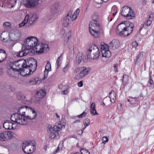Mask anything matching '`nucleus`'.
Returning <instances> with one entry per match:
<instances>
[{
    "mask_svg": "<svg viewBox=\"0 0 154 154\" xmlns=\"http://www.w3.org/2000/svg\"><path fill=\"white\" fill-rule=\"evenodd\" d=\"M8 35H9L10 38H11V37L12 39L11 40L13 41L17 40L20 38L21 36L20 32L17 30H15L13 32L9 34Z\"/></svg>",
    "mask_w": 154,
    "mask_h": 154,
    "instance_id": "nucleus-12",
    "label": "nucleus"
},
{
    "mask_svg": "<svg viewBox=\"0 0 154 154\" xmlns=\"http://www.w3.org/2000/svg\"><path fill=\"white\" fill-rule=\"evenodd\" d=\"M90 123V119H86L84 121V124L85 126V128L88 126Z\"/></svg>",
    "mask_w": 154,
    "mask_h": 154,
    "instance_id": "nucleus-34",
    "label": "nucleus"
},
{
    "mask_svg": "<svg viewBox=\"0 0 154 154\" xmlns=\"http://www.w3.org/2000/svg\"><path fill=\"white\" fill-rule=\"evenodd\" d=\"M73 11H69L68 13L64 18L63 20L62 25L64 27L67 26L71 21V16L72 14Z\"/></svg>",
    "mask_w": 154,
    "mask_h": 154,
    "instance_id": "nucleus-11",
    "label": "nucleus"
},
{
    "mask_svg": "<svg viewBox=\"0 0 154 154\" xmlns=\"http://www.w3.org/2000/svg\"><path fill=\"white\" fill-rule=\"evenodd\" d=\"M69 63L66 64L65 66L63 68V71L64 72L66 73L69 69Z\"/></svg>",
    "mask_w": 154,
    "mask_h": 154,
    "instance_id": "nucleus-35",
    "label": "nucleus"
},
{
    "mask_svg": "<svg viewBox=\"0 0 154 154\" xmlns=\"http://www.w3.org/2000/svg\"><path fill=\"white\" fill-rule=\"evenodd\" d=\"M61 123V122H59L58 123L54 126V130L55 133H57L58 135H59V134L58 133V132L60 131L62 128Z\"/></svg>",
    "mask_w": 154,
    "mask_h": 154,
    "instance_id": "nucleus-19",
    "label": "nucleus"
},
{
    "mask_svg": "<svg viewBox=\"0 0 154 154\" xmlns=\"http://www.w3.org/2000/svg\"><path fill=\"white\" fill-rule=\"evenodd\" d=\"M152 23V21L151 20H149V19L146 22L145 24L146 25L148 26H149L151 23Z\"/></svg>",
    "mask_w": 154,
    "mask_h": 154,
    "instance_id": "nucleus-50",
    "label": "nucleus"
},
{
    "mask_svg": "<svg viewBox=\"0 0 154 154\" xmlns=\"http://www.w3.org/2000/svg\"><path fill=\"white\" fill-rule=\"evenodd\" d=\"M13 124L10 122H5L3 124V127L6 129H11L13 128Z\"/></svg>",
    "mask_w": 154,
    "mask_h": 154,
    "instance_id": "nucleus-23",
    "label": "nucleus"
},
{
    "mask_svg": "<svg viewBox=\"0 0 154 154\" xmlns=\"http://www.w3.org/2000/svg\"><path fill=\"white\" fill-rule=\"evenodd\" d=\"M37 94L38 98H42L45 96L46 92L45 90L41 89L37 92Z\"/></svg>",
    "mask_w": 154,
    "mask_h": 154,
    "instance_id": "nucleus-25",
    "label": "nucleus"
},
{
    "mask_svg": "<svg viewBox=\"0 0 154 154\" xmlns=\"http://www.w3.org/2000/svg\"><path fill=\"white\" fill-rule=\"evenodd\" d=\"M13 137V135H0V140L2 141H5Z\"/></svg>",
    "mask_w": 154,
    "mask_h": 154,
    "instance_id": "nucleus-24",
    "label": "nucleus"
},
{
    "mask_svg": "<svg viewBox=\"0 0 154 154\" xmlns=\"http://www.w3.org/2000/svg\"><path fill=\"white\" fill-rule=\"evenodd\" d=\"M128 77L127 75H123V82L126 83L128 81Z\"/></svg>",
    "mask_w": 154,
    "mask_h": 154,
    "instance_id": "nucleus-40",
    "label": "nucleus"
},
{
    "mask_svg": "<svg viewBox=\"0 0 154 154\" xmlns=\"http://www.w3.org/2000/svg\"><path fill=\"white\" fill-rule=\"evenodd\" d=\"M45 69L49 71L51 70V65L50 62L48 61L47 62L45 66Z\"/></svg>",
    "mask_w": 154,
    "mask_h": 154,
    "instance_id": "nucleus-30",
    "label": "nucleus"
},
{
    "mask_svg": "<svg viewBox=\"0 0 154 154\" xmlns=\"http://www.w3.org/2000/svg\"><path fill=\"white\" fill-rule=\"evenodd\" d=\"M134 26L133 23L128 21H125L119 24L116 28V33L121 36H126L133 31Z\"/></svg>",
    "mask_w": 154,
    "mask_h": 154,
    "instance_id": "nucleus-4",
    "label": "nucleus"
},
{
    "mask_svg": "<svg viewBox=\"0 0 154 154\" xmlns=\"http://www.w3.org/2000/svg\"><path fill=\"white\" fill-rule=\"evenodd\" d=\"M116 94L113 91H112L109 93V97L110 101L112 103L115 102V100L116 98Z\"/></svg>",
    "mask_w": 154,
    "mask_h": 154,
    "instance_id": "nucleus-22",
    "label": "nucleus"
},
{
    "mask_svg": "<svg viewBox=\"0 0 154 154\" xmlns=\"http://www.w3.org/2000/svg\"><path fill=\"white\" fill-rule=\"evenodd\" d=\"M94 2L98 5H100L102 3L103 0H94Z\"/></svg>",
    "mask_w": 154,
    "mask_h": 154,
    "instance_id": "nucleus-49",
    "label": "nucleus"
},
{
    "mask_svg": "<svg viewBox=\"0 0 154 154\" xmlns=\"http://www.w3.org/2000/svg\"><path fill=\"white\" fill-rule=\"evenodd\" d=\"M68 47L70 51H74V45L72 43L69 44Z\"/></svg>",
    "mask_w": 154,
    "mask_h": 154,
    "instance_id": "nucleus-47",
    "label": "nucleus"
},
{
    "mask_svg": "<svg viewBox=\"0 0 154 154\" xmlns=\"http://www.w3.org/2000/svg\"><path fill=\"white\" fill-rule=\"evenodd\" d=\"M38 18V17L37 16L36 14L35 13L32 14L30 18L29 23H28V26H29L36 23V20Z\"/></svg>",
    "mask_w": 154,
    "mask_h": 154,
    "instance_id": "nucleus-17",
    "label": "nucleus"
},
{
    "mask_svg": "<svg viewBox=\"0 0 154 154\" xmlns=\"http://www.w3.org/2000/svg\"><path fill=\"white\" fill-rule=\"evenodd\" d=\"M82 54L81 53L79 52L77 54L76 61L79 64L82 60Z\"/></svg>",
    "mask_w": 154,
    "mask_h": 154,
    "instance_id": "nucleus-27",
    "label": "nucleus"
},
{
    "mask_svg": "<svg viewBox=\"0 0 154 154\" xmlns=\"http://www.w3.org/2000/svg\"><path fill=\"white\" fill-rule=\"evenodd\" d=\"M80 69H81V67L79 68H75L74 70V72H75L77 73L79 72H80Z\"/></svg>",
    "mask_w": 154,
    "mask_h": 154,
    "instance_id": "nucleus-53",
    "label": "nucleus"
},
{
    "mask_svg": "<svg viewBox=\"0 0 154 154\" xmlns=\"http://www.w3.org/2000/svg\"><path fill=\"white\" fill-rule=\"evenodd\" d=\"M25 96H24L23 95H20V100H23V99H25Z\"/></svg>",
    "mask_w": 154,
    "mask_h": 154,
    "instance_id": "nucleus-56",
    "label": "nucleus"
},
{
    "mask_svg": "<svg viewBox=\"0 0 154 154\" xmlns=\"http://www.w3.org/2000/svg\"><path fill=\"white\" fill-rule=\"evenodd\" d=\"M109 140L107 136H104L102 137V142L105 144V143L108 142Z\"/></svg>",
    "mask_w": 154,
    "mask_h": 154,
    "instance_id": "nucleus-38",
    "label": "nucleus"
},
{
    "mask_svg": "<svg viewBox=\"0 0 154 154\" xmlns=\"http://www.w3.org/2000/svg\"><path fill=\"white\" fill-rule=\"evenodd\" d=\"M56 135H50V138L51 139H54V138L56 136Z\"/></svg>",
    "mask_w": 154,
    "mask_h": 154,
    "instance_id": "nucleus-58",
    "label": "nucleus"
},
{
    "mask_svg": "<svg viewBox=\"0 0 154 154\" xmlns=\"http://www.w3.org/2000/svg\"><path fill=\"white\" fill-rule=\"evenodd\" d=\"M120 43L119 40H114L110 42L109 47H111L113 50H115L119 48Z\"/></svg>",
    "mask_w": 154,
    "mask_h": 154,
    "instance_id": "nucleus-16",
    "label": "nucleus"
},
{
    "mask_svg": "<svg viewBox=\"0 0 154 154\" xmlns=\"http://www.w3.org/2000/svg\"><path fill=\"white\" fill-rule=\"evenodd\" d=\"M38 42V40L35 37L30 36L28 37L25 41L24 47L17 54L18 57L26 56L29 53V49L34 48L37 53L40 54L45 51L49 50L48 45L42 42Z\"/></svg>",
    "mask_w": 154,
    "mask_h": 154,
    "instance_id": "nucleus-2",
    "label": "nucleus"
},
{
    "mask_svg": "<svg viewBox=\"0 0 154 154\" xmlns=\"http://www.w3.org/2000/svg\"><path fill=\"white\" fill-rule=\"evenodd\" d=\"M37 65L36 60L29 57L13 61L9 66L14 71L19 72L21 75L24 76L32 74L36 70Z\"/></svg>",
    "mask_w": 154,
    "mask_h": 154,
    "instance_id": "nucleus-1",
    "label": "nucleus"
},
{
    "mask_svg": "<svg viewBox=\"0 0 154 154\" xmlns=\"http://www.w3.org/2000/svg\"><path fill=\"white\" fill-rule=\"evenodd\" d=\"M60 61H61V59L60 58V57H59L58 58L56 61V63H57V68H58L60 65L61 64L60 62Z\"/></svg>",
    "mask_w": 154,
    "mask_h": 154,
    "instance_id": "nucleus-45",
    "label": "nucleus"
},
{
    "mask_svg": "<svg viewBox=\"0 0 154 154\" xmlns=\"http://www.w3.org/2000/svg\"><path fill=\"white\" fill-rule=\"evenodd\" d=\"M89 31L91 34L96 38L99 37L101 27L98 22H90L89 24Z\"/></svg>",
    "mask_w": 154,
    "mask_h": 154,
    "instance_id": "nucleus-5",
    "label": "nucleus"
},
{
    "mask_svg": "<svg viewBox=\"0 0 154 154\" xmlns=\"http://www.w3.org/2000/svg\"><path fill=\"white\" fill-rule=\"evenodd\" d=\"M65 32V30L63 28L60 31V35L61 37H63Z\"/></svg>",
    "mask_w": 154,
    "mask_h": 154,
    "instance_id": "nucleus-42",
    "label": "nucleus"
},
{
    "mask_svg": "<svg viewBox=\"0 0 154 154\" xmlns=\"http://www.w3.org/2000/svg\"><path fill=\"white\" fill-rule=\"evenodd\" d=\"M32 142L33 143H34V145L32 146L31 145L30 149H29V153H30V154L33 152L35 150V143L34 141H32Z\"/></svg>",
    "mask_w": 154,
    "mask_h": 154,
    "instance_id": "nucleus-29",
    "label": "nucleus"
},
{
    "mask_svg": "<svg viewBox=\"0 0 154 154\" xmlns=\"http://www.w3.org/2000/svg\"><path fill=\"white\" fill-rule=\"evenodd\" d=\"M83 151L84 152V153H85V154H86L87 152H89L87 150H84L83 149Z\"/></svg>",
    "mask_w": 154,
    "mask_h": 154,
    "instance_id": "nucleus-64",
    "label": "nucleus"
},
{
    "mask_svg": "<svg viewBox=\"0 0 154 154\" xmlns=\"http://www.w3.org/2000/svg\"><path fill=\"white\" fill-rule=\"evenodd\" d=\"M79 12L80 10L78 8L74 12L73 14L72 15V18L71 19V21H74L76 19L79 15Z\"/></svg>",
    "mask_w": 154,
    "mask_h": 154,
    "instance_id": "nucleus-26",
    "label": "nucleus"
},
{
    "mask_svg": "<svg viewBox=\"0 0 154 154\" xmlns=\"http://www.w3.org/2000/svg\"><path fill=\"white\" fill-rule=\"evenodd\" d=\"M31 83H32L33 85H35L36 84V82L35 81H30V82Z\"/></svg>",
    "mask_w": 154,
    "mask_h": 154,
    "instance_id": "nucleus-59",
    "label": "nucleus"
},
{
    "mask_svg": "<svg viewBox=\"0 0 154 154\" xmlns=\"http://www.w3.org/2000/svg\"><path fill=\"white\" fill-rule=\"evenodd\" d=\"M10 23L8 22H5L3 24V26L5 28H6L8 26H10Z\"/></svg>",
    "mask_w": 154,
    "mask_h": 154,
    "instance_id": "nucleus-43",
    "label": "nucleus"
},
{
    "mask_svg": "<svg viewBox=\"0 0 154 154\" xmlns=\"http://www.w3.org/2000/svg\"><path fill=\"white\" fill-rule=\"evenodd\" d=\"M96 106L94 102H93L91 105V113L94 115H96L98 114V113L96 110Z\"/></svg>",
    "mask_w": 154,
    "mask_h": 154,
    "instance_id": "nucleus-21",
    "label": "nucleus"
},
{
    "mask_svg": "<svg viewBox=\"0 0 154 154\" xmlns=\"http://www.w3.org/2000/svg\"><path fill=\"white\" fill-rule=\"evenodd\" d=\"M13 133L10 131H3L0 134V135H13Z\"/></svg>",
    "mask_w": 154,
    "mask_h": 154,
    "instance_id": "nucleus-33",
    "label": "nucleus"
},
{
    "mask_svg": "<svg viewBox=\"0 0 154 154\" xmlns=\"http://www.w3.org/2000/svg\"><path fill=\"white\" fill-rule=\"evenodd\" d=\"M117 12V11H116L115 12H113L112 14V15L113 16H115L116 14V13Z\"/></svg>",
    "mask_w": 154,
    "mask_h": 154,
    "instance_id": "nucleus-63",
    "label": "nucleus"
},
{
    "mask_svg": "<svg viewBox=\"0 0 154 154\" xmlns=\"http://www.w3.org/2000/svg\"><path fill=\"white\" fill-rule=\"evenodd\" d=\"M94 54L91 56V59L96 60L98 59L100 55V52L99 50L96 45H95L94 48Z\"/></svg>",
    "mask_w": 154,
    "mask_h": 154,
    "instance_id": "nucleus-15",
    "label": "nucleus"
},
{
    "mask_svg": "<svg viewBox=\"0 0 154 154\" xmlns=\"http://www.w3.org/2000/svg\"><path fill=\"white\" fill-rule=\"evenodd\" d=\"M78 85L79 87H82L83 85V82H82V81H81L80 82H79L78 83Z\"/></svg>",
    "mask_w": 154,
    "mask_h": 154,
    "instance_id": "nucleus-52",
    "label": "nucleus"
},
{
    "mask_svg": "<svg viewBox=\"0 0 154 154\" xmlns=\"http://www.w3.org/2000/svg\"><path fill=\"white\" fill-rule=\"evenodd\" d=\"M27 106H21L18 109V113L13 114L11 117V119L14 122H15L20 125L26 124L28 119H33L37 116L36 112L33 109L31 110L32 115L30 116H26V110Z\"/></svg>",
    "mask_w": 154,
    "mask_h": 154,
    "instance_id": "nucleus-3",
    "label": "nucleus"
},
{
    "mask_svg": "<svg viewBox=\"0 0 154 154\" xmlns=\"http://www.w3.org/2000/svg\"><path fill=\"white\" fill-rule=\"evenodd\" d=\"M89 72V69L86 66L81 67L80 72L75 76V79H81L87 75Z\"/></svg>",
    "mask_w": 154,
    "mask_h": 154,
    "instance_id": "nucleus-10",
    "label": "nucleus"
},
{
    "mask_svg": "<svg viewBox=\"0 0 154 154\" xmlns=\"http://www.w3.org/2000/svg\"><path fill=\"white\" fill-rule=\"evenodd\" d=\"M127 102L134 106H137L139 103V101L137 99V98L131 96L127 98Z\"/></svg>",
    "mask_w": 154,
    "mask_h": 154,
    "instance_id": "nucleus-13",
    "label": "nucleus"
},
{
    "mask_svg": "<svg viewBox=\"0 0 154 154\" xmlns=\"http://www.w3.org/2000/svg\"><path fill=\"white\" fill-rule=\"evenodd\" d=\"M83 149H81L80 150V152L81 153V154H90V152H87L86 153V154H85V153H84V152L83 151Z\"/></svg>",
    "mask_w": 154,
    "mask_h": 154,
    "instance_id": "nucleus-55",
    "label": "nucleus"
},
{
    "mask_svg": "<svg viewBox=\"0 0 154 154\" xmlns=\"http://www.w3.org/2000/svg\"><path fill=\"white\" fill-rule=\"evenodd\" d=\"M71 36V32L70 31H68L66 33V35L64 37V38H67V40H66V43H67L68 41V40L69 38Z\"/></svg>",
    "mask_w": 154,
    "mask_h": 154,
    "instance_id": "nucleus-37",
    "label": "nucleus"
},
{
    "mask_svg": "<svg viewBox=\"0 0 154 154\" xmlns=\"http://www.w3.org/2000/svg\"><path fill=\"white\" fill-rule=\"evenodd\" d=\"M114 71L115 72H116L117 71V64H114Z\"/></svg>",
    "mask_w": 154,
    "mask_h": 154,
    "instance_id": "nucleus-57",
    "label": "nucleus"
},
{
    "mask_svg": "<svg viewBox=\"0 0 154 154\" xmlns=\"http://www.w3.org/2000/svg\"><path fill=\"white\" fill-rule=\"evenodd\" d=\"M117 7L116 6L114 5L113 6L111 9V12H115L117 11Z\"/></svg>",
    "mask_w": 154,
    "mask_h": 154,
    "instance_id": "nucleus-48",
    "label": "nucleus"
},
{
    "mask_svg": "<svg viewBox=\"0 0 154 154\" xmlns=\"http://www.w3.org/2000/svg\"><path fill=\"white\" fill-rule=\"evenodd\" d=\"M61 146V149H61L63 145H61L60 144L57 147V149L54 152H52V154H55L57 152H58V151L60 150L59 146Z\"/></svg>",
    "mask_w": 154,
    "mask_h": 154,
    "instance_id": "nucleus-46",
    "label": "nucleus"
},
{
    "mask_svg": "<svg viewBox=\"0 0 154 154\" xmlns=\"http://www.w3.org/2000/svg\"><path fill=\"white\" fill-rule=\"evenodd\" d=\"M92 20L90 22H93V21L98 22V15L96 14H94L92 17Z\"/></svg>",
    "mask_w": 154,
    "mask_h": 154,
    "instance_id": "nucleus-31",
    "label": "nucleus"
},
{
    "mask_svg": "<svg viewBox=\"0 0 154 154\" xmlns=\"http://www.w3.org/2000/svg\"><path fill=\"white\" fill-rule=\"evenodd\" d=\"M80 122V120H75L73 122V123H76L79 122Z\"/></svg>",
    "mask_w": 154,
    "mask_h": 154,
    "instance_id": "nucleus-61",
    "label": "nucleus"
},
{
    "mask_svg": "<svg viewBox=\"0 0 154 154\" xmlns=\"http://www.w3.org/2000/svg\"><path fill=\"white\" fill-rule=\"evenodd\" d=\"M139 57H140V55H137V56L136 59V60L137 62L138 61V60L139 58Z\"/></svg>",
    "mask_w": 154,
    "mask_h": 154,
    "instance_id": "nucleus-60",
    "label": "nucleus"
},
{
    "mask_svg": "<svg viewBox=\"0 0 154 154\" xmlns=\"http://www.w3.org/2000/svg\"><path fill=\"white\" fill-rule=\"evenodd\" d=\"M121 14L127 19H131L135 17V14L131 8L127 6H125L122 8Z\"/></svg>",
    "mask_w": 154,
    "mask_h": 154,
    "instance_id": "nucleus-6",
    "label": "nucleus"
},
{
    "mask_svg": "<svg viewBox=\"0 0 154 154\" xmlns=\"http://www.w3.org/2000/svg\"><path fill=\"white\" fill-rule=\"evenodd\" d=\"M132 45L133 47H134L136 48L138 46V43L136 41H134L132 43Z\"/></svg>",
    "mask_w": 154,
    "mask_h": 154,
    "instance_id": "nucleus-44",
    "label": "nucleus"
},
{
    "mask_svg": "<svg viewBox=\"0 0 154 154\" xmlns=\"http://www.w3.org/2000/svg\"><path fill=\"white\" fill-rule=\"evenodd\" d=\"M118 108L120 110H121L122 109V104L121 103H119L117 105Z\"/></svg>",
    "mask_w": 154,
    "mask_h": 154,
    "instance_id": "nucleus-51",
    "label": "nucleus"
},
{
    "mask_svg": "<svg viewBox=\"0 0 154 154\" xmlns=\"http://www.w3.org/2000/svg\"><path fill=\"white\" fill-rule=\"evenodd\" d=\"M87 113L86 112H84L82 113L81 114L78 115L77 117L79 118H82L86 116L87 115Z\"/></svg>",
    "mask_w": 154,
    "mask_h": 154,
    "instance_id": "nucleus-41",
    "label": "nucleus"
},
{
    "mask_svg": "<svg viewBox=\"0 0 154 154\" xmlns=\"http://www.w3.org/2000/svg\"><path fill=\"white\" fill-rule=\"evenodd\" d=\"M66 91H62L61 92V93L62 94H66Z\"/></svg>",
    "mask_w": 154,
    "mask_h": 154,
    "instance_id": "nucleus-62",
    "label": "nucleus"
},
{
    "mask_svg": "<svg viewBox=\"0 0 154 154\" xmlns=\"http://www.w3.org/2000/svg\"><path fill=\"white\" fill-rule=\"evenodd\" d=\"M7 55L5 50L0 49V63L2 62L6 58Z\"/></svg>",
    "mask_w": 154,
    "mask_h": 154,
    "instance_id": "nucleus-18",
    "label": "nucleus"
},
{
    "mask_svg": "<svg viewBox=\"0 0 154 154\" xmlns=\"http://www.w3.org/2000/svg\"><path fill=\"white\" fill-rule=\"evenodd\" d=\"M49 71L45 70L44 71V76L42 78V80H44L45 78H47L48 74V72Z\"/></svg>",
    "mask_w": 154,
    "mask_h": 154,
    "instance_id": "nucleus-39",
    "label": "nucleus"
},
{
    "mask_svg": "<svg viewBox=\"0 0 154 154\" xmlns=\"http://www.w3.org/2000/svg\"><path fill=\"white\" fill-rule=\"evenodd\" d=\"M153 83V80L151 79V76L150 74L149 75V81L147 85V87H149Z\"/></svg>",
    "mask_w": 154,
    "mask_h": 154,
    "instance_id": "nucleus-36",
    "label": "nucleus"
},
{
    "mask_svg": "<svg viewBox=\"0 0 154 154\" xmlns=\"http://www.w3.org/2000/svg\"><path fill=\"white\" fill-rule=\"evenodd\" d=\"M101 49L102 57H109L111 56V53L109 51V46L103 42L101 43Z\"/></svg>",
    "mask_w": 154,
    "mask_h": 154,
    "instance_id": "nucleus-7",
    "label": "nucleus"
},
{
    "mask_svg": "<svg viewBox=\"0 0 154 154\" xmlns=\"http://www.w3.org/2000/svg\"><path fill=\"white\" fill-rule=\"evenodd\" d=\"M29 18V14H26L24 20L22 21V23L19 25V26L21 27L24 26H25L26 27H29L28 24H26L28 22Z\"/></svg>",
    "mask_w": 154,
    "mask_h": 154,
    "instance_id": "nucleus-20",
    "label": "nucleus"
},
{
    "mask_svg": "<svg viewBox=\"0 0 154 154\" xmlns=\"http://www.w3.org/2000/svg\"><path fill=\"white\" fill-rule=\"evenodd\" d=\"M34 145V143L30 141H25L22 144V150L25 153L30 154L29 149H30L31 145L33 146Z\"/></svg>",
    "mask_w": 154,
    "mask_h": 154,
    "instance_id": "nucleus-9",
    "label": "nucleus"
},
{
    "mask_svg": "<svg viewBox=\"0 0 154 154\" xmlns=\"http://www.w3.org/2000/svg\"><path fill=\"white\" fill-rule=\"evenodd\" d=\"M40 0H26L24 6L29 8H36L39 3Z\"/></svg>",
    "mask_w": 154,
    "mask_h": 154,
    "instance_id": "nucleus-8",
    "label": "nucleus"
},
{
    "mask_svg": "<svg viewBox=\"0 0 154 154\" xmlns=\"http://www.w3.org/2000/svg\"><path fill=\"white\" fill-rule=\"evenodd\" d=\"M47 131L51 134L53 132H54V133H55L54 130V127H53L51 125H48ZM54 135H56V134H54Z\"/></svg>",
    "mask_w": 154,
    "mask_h": 154,
    "instance_id": "nucleus-32",
    "label": "nucleus"
},
{
    "mask_svg": "<svg viewBox=\"0 0 154 154\" xmlns=\"http://www.w3.org/2000/svg\"><path fill=\"white\" fill-rule=\"evenodd\" d=\"M58 8V5L56 4L53 5L51 8V12L52 14H54L56 12V11Z\"/></svg>",
    "mask_w": 154,
    "mask_h": 154,
    "instance_id": "nucleus-28",
    "label": "nucleus"
},
{
    "mask_svg": "<svg viewBox=\"0 0 154 154\" xmlns=\"http://www.w3.org/2000/svg\"><path fill=\"white\" fill-rule=\"evenodd\" d=\"M95 45H92L88 48H87V51L86 53V55L88 58L91 59V56L94 54V48Z\"/></svg>",
    "mask_w": 154,
    "mask_h": 154,
    "instance_id": "nucleus-14",
    "label": "nucleus"
},
{
    "mask_svg": "<svg viewBox=\"0 0 154 154\" xmlns=\"http://www.w3.org/2000/svg\"><path fill=\"white\" fill-rule=\"evenodd\" d=\"M9 88L12 91H13L15 90L14 88L13 87L11 86H9Z\"/></svg>",
    "mask_w": 154,
    "mask_h": 154,
    "instance_id": "nucleus-54",
    "label": "nucleus"
}]
</instances>
